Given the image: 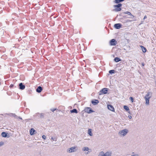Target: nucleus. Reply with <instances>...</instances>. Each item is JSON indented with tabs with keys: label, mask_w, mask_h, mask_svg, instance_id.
<instances>
[{
	"label": "nucleus",
	"mask_w": 156,
	"mask_h": 156,
	"mask_svg": "<svg viewBox=\"0 0 156 156\" xmlns=\"http://www.w3.org/2000/svg\"><path fill=\"white\" fill-rule=\"evenodd\" d=\"M112 153L110 151H107L104 153L103 151L100 152L98 156H111Z\"/></svg>",
	"instance_id": "1"
},
{
	"label": "nucleus",
	"mask_w": 156,
	"mask_h": 156,
	"mask_svg": "<svg viewBox=\"0 0 156 156\" xmlns=\"http://www.w3.org/2000/svg\"><path fill=\"white\" fill-rule=\"evenodd\" d=\"M122 6V4L121 3L115 5L114 6V7L115 8L114 9V11L116 12H119L121 10V9L120 8Z\"/></svg>",
	"instance_id": "2"
},
{
	"label": "nucleus",
	"mask_w": 156,
	"mask_h": 156,
	"mask_svg": "<svg viewBox=\"0 0 156 156\" xmlns=\"http://www.w3.org/2000/svg\"><path fill=\"white\" fill-rule=\"evenodd\" d=\"M128 133V130L126 129H125L120 131L119 132V134L120 136H125Z\"/></svg>",
	"instance_id": "3"
},
{
	"label": "nucleus",
	"mask_w": 156,
	"mask_h": 156,
	"mask_svg": "<svg viewBox=\"0 0 156 156\" xmlns=\"http://www.w3.org/2000/svg\"><path fill=\"white\" fill-rule=\"evenodd\" d=\"M108 90V89L107 88H103L101 89L99 92V95H101L102 94H106L107 93V92Z\"/></svg>",
	"instance_id": "4"
},
{
	"label": "nucleus",
	"mask_w": 156,
	"mask_h": 156,
	"mask_svg": "<svg viewBox=\"0 0 156 156\" xmlns=\"http://www.w3.org/2000/svg\"><path fill=\"white\" fill-rule=\"evenodd\" d=\"M85 112L88 113H90L92 112H94V111L92 110V108L90 107H86L84 109Z\"/></svg>",
	"instance_id": "5"
},
{
	"label": "nucleus",
	"mask_w": 156,
	"mask_h": 156,
	"mask_svg": "<svg viewBox=\"0 0 156 156\" xmlns=\"http://www.w3.org/2000/svg\"><path fill=\"white\" fill-rule=\"evenodd\" d=\"M116 44L117 41L115 39H112L110 41V44L111 46L115 45Z\"/></svg>",
	"instance_id": "6"
},
{
	"label": "nucleus",
	"mask_w": 156,
	"mask_h": 156,
	"mask_svg": "<svg viewBox=\"0 0 156 156\" xmlns=\"http://www.w3.org/2000/svg\"><path fill=\"white\" fill-rule=\"evenodd\" d=\"M2 136L4 137H9V135L8 134V133L5 132H2L1 134Z\"/></svg>",
	"instance_id": "7"
},
{
	"label": "nucleus",
	"mask_w": 156,
	"mask_h": 156,
	"mask_svg": "<svg viewBox=\"0 0 156 156\" xmlns=\"http://www.w3.org/2000/svg\"><path fill=\"white\" fill-rule=\"evenodd\" d=\"M122 26V24L119 23H116L114 25V27L116 29H120L121 27Z\"/></svg>",
	"instance_id": "8"
},
{
	"label": "nucleus",
	"mask_w": 156,
	"mask_h": 156,
	"mask_svg": "<svg viewBox=\"0 0 156 156\" xmlns=\"http://www.w3.org/2000/svg\"><path fill=\"white\" fill-rule=\"evenodd\" d=\"M25 88V85L22 83H21L19 84V88L21 90H24Z\"/></svg>",
	"instance_id": "9"
},
{
	"label": "nucleus",
	"mask_w": 156,
	"mask_h": 156,
	"mask_svg": "<svg viewBox=\"0 0 156 156\" xmlns=\"http://www.w3.org/2000/svg\"><path fill=\"white\" fill-rule=\"evenodd\" d=\"M108 109L112 111L115 112V109L114 107L111 105H108L107 106Z\"/></svg>",
	"instance_id": "10"
},
{
	"label": "nucleus",
	"mask_w": 156,
	"mask_h": 156,
	"mask_svg": "<svg viewBox=\"0 0 156 156\" xmlns=\"http://www.w3.org/2000/svg\"><path fill=\"white\" fill-rule=\"evenodd\" d=\"M99 102L98 100L93 99L91 101V103L93 105H96L98 104Z\"/></svg>",
	"instance_id": "11"
},
{
	"label": "nucleus",
	"mask_w": 156,
	"mask_h": 156,
	"mask_svg": "<svg viewBox=\"0 0 156 156\" xmlns=\"http://www.w3.org/2000/svg\"><path fill=\"white\" fill-rule=\"evenodd\" d=\"M43 90L41 86H38L36 89V91L37 93H41Z\"/></svg>",
	"instance_id": "12"
},
{
	"label": "nucleus",
	"mask_w": 156,
	"mask_h": 156,
	"mask_svg": "<svg viewBox=\"0 0 156 156\" xmlns=\"http://www.w3.org/2000/svg\"><path fill=\"white\" fill-rule=\"evenodd\" d=\"M76 147H72L69 148V152H75L76 151Z\"/></svg>",
	"instance_id": "13"
},
{
	"label": "nucleus",
	"mask_w": 156,
	"mask_h": 156,
	"mask_svg": "<svg viewBox=\"0 0 156 156\" xmlns=\"http://www.w3.org/2000/svg\"><path fill=\"white\" fill-rule=\"evenodd\" d=\"M151 98V96L149 98H144L146 101V104L148 105L149 103L150 99Z\"/></svg>",
	"instance_id": "14"
},
{
	"label": "nucleus",
	"mask_w": 156,
	"mask_h": 156,
	"mask_svg": "<svg viewBox=\"0 0 156 156\" xmlns=\"http://www.w3.org/2000/svg\"><path fill=\"white\" fill-rule=\"evenodd\" d=\"M37 116L40 117L41 119L43 118L44 117V114L43 113H37Z\"/></svg>",
	"instance_id": "15"
},
{
	"label": "nucleus",
	"mask_w": 156,
	"mask_h": 156,
	"mask_svg": "<svg viewBox=\"0 0 156 156\" xmlns=\"http://www.w3.org/2000/svg\"><path fill=\"white\" fill-rule=\"evenodd\" d=\"M36 132L35 130L33 128H31L30 130V134L31 135H33L34 134V132Z\"/></svg>",
	"instance_id": "16"
},
{
	"label": "nucleus",
	"mask_w": 156,
	"mask_h": 156,
	"mask_svg": "<svg viewBox=\"0 0 156 156\" xmlns=\"http://www.w3.org/2000/svg\"><path fill=\"white\" fill-rule=\"evenodd\" d=\"M151 95H152V93L151 92H148L144 98H149L150 97V96H151Z\"/></svg>",
	"instance_id": "17"
},
{
	"label": "nucleus",
	"mask_w": 156,
	"mask_h": 156,
	"mask_svg": "<svg viewBox=\"0 0 156 156\" xmlns=\"http://www.w3.org/2000/svg\"><path fill=\"white\" fill-rule=\"evenodd\" d=\"M140 47H141V48L142 49V51L143 52L145 53L146 52L147 49L145 47H144V46H143L142 45L140 46Z\"/></svg>",
	"instance_id": "18"
},
{
	"label": "nucleus",
	"mask_w": 156,
	"mask_h": 156,
	"mask_svg": "<svg viewBox=\"0 0 156 156\" xmlns=\"http://www.w3.org/2000/svg\"><path fill=\"white\" fill-rule=\"evenodd\" d=\"M121 59L119 58L118 57H116L114 59V61L115 62H118L120 61H121Z\"/></svg>",
	"instance_id": "19"
},
{
	"label": "nucleus",
	"mask_w": 156,
	"mask_h": 156,
	"mask_svg": "<svg viewBox=\"0 0 156 156\" xmlns=\"http://www.w3.org/2000/svg\"><path fill=\"white\" fill-rule=\"evenodd\" d=\"M70 112L71 113H78V111L76 109H73V110H70Z\"/></svg>",
	"instance_id": "20"
},
{
	"label": "nucleus",
	"mask_w": 156,
	"mask_h": 156,
	"mask_svg": "<svg viewBox=\"0 0 156 156\" xmlns=\"http://www.w3.org/2000/svg\"><path fill=\"white\" fill-rule=\"evenodd\" d=\"M124 13L126 14H127L128 15H130V16H131V18H133V17H134L133 16V15H132L131 14V12H129L127 11L126 12H125Z\"/></svg>",
	"instance_id": "21"
},
{
	"label": "nucleus",
	"mask_w": 156,
	"mask_h": 156,
	"mask_svg": "<svg viewBox=\"0 0 156 156\" xmlns=\"http://www.w3.org/2000/svg\"><path fill=\"white\" fill-rule=\"evenodd\" d=\"M90 150V149L89 148L87 147H84L83 148V149H82V150L83 151H88L89 152V151Z\"/></svg>",
	"instance_id": "22"
},
{
	"label": "nucleus",
	"mask_w": 156,
	"mask_h": 156,
	"mask_svg": "<svg viewBox=\"0 0 156 156\" xmlns=\"http://www.w3.org/2000/svg\"><path fill=\"white\" fill-rule=\"evenodd\" d=\"M124 0H115L114 2L117 4H119L120 2L123 1Z\"/></svg>",
	"instance_id": "23"
},
{
	"label": "nucleus",
	"mask_w": 156,
	"mask_h": 156,
	"mask_svg": "<svg viewBox=\"0 0 156 156\" xmlns=\"http://www.w3.org/2000/svg\"><path fill=\"white\" fill-rule=\"evenodd\" d=\"M88 133L90 136H92V133L91 130V129H88Z\"/></svg>",
	"instance_id": "24"
},
{
	"label": "nucleus",
	"mask_w": 156,
	"mask_h": 156,
	"mask_svg": "<svg viewBox=\"0 0 156 156\" xmlns=\"http://www.w3.org/2000/svg\"><path fill=\"white\" fill-rule=\"evenodd\" d=\"M124 108L127 111H128L129 110V109L128 107L126 105H124Z\"/></svg>",
	"instance_id": "25"
},
{
	"label": "nucleus",
	"mask_w": 156,
	"mask_h": 156,
	"mask_svg": "<svg viewBox=\"0 0 156 156\" xmlns=\"http://www.w3.org/2000/svg\"><path fill=\"white\" fill-rule=\"evenodd\" d=\"M115 70H111L109 71V73L111 74L114 73Z\"/></svg>",
	"instance_id": "26"
},
{
	"label": "nucleus",
	"mask_w": 156,
	"mask_h": 156,
	"mask_svg": "<svg viewBox=\"0 0 156 156\" xmlns=\"http://www.w3.org/2000/svg\"><path fill=\"white\" fill-rule=\"evenodd\" d=\"M51 111H52V112H54V111H55V110L56 111H58V109H56V108H52L51 109Z\"/></svg>",
	"instance_id": "27"
},
{
	"label": "nucleus",
	"mask_w": 156,
	"mask_h": 156,
	"mask_svg": "<svg viewBox=\"0 0 156 156\" xmlns=\"http://www.w3.org/2000/svg\"><path fill=\"white\" fill-rule=\"evenodd\" d=\"M51 139L53 141H56L57 140V138L55 137H52Z\"/></svg>",
	"instance_id": "28"
},
{
	"label": "nucleus",
	"mask_w": 156,
	"mask_h": 156,
	"mask_svg": "<svg viewBox=\"0 0 156 156\" xmlns=\"http://www.w3.org/2000/svg\"><path fill=\"white\" fill-rule=\"evenodd\" d=\"M129 99L132 102H133V98L132 97H130L129 98Z\"/></svg>",
	"instance_id": "29"
},
{
	"label": "nucleus",
	"mask_w": 156,
	"mask_h": 156,
	"mask_svg": "<svg viewBox=\"0 0 156 156\" xmlns=\"http://www.w3.org/2000/svg\"><path fill=\"white\" fill-rule=\"evenodd\" d=\"M42 138L43 139L45 140L46 138V136L45 135H43L42 136Z\"/></svg>",
	"instance_id": "30"
},
{
	"label": "nucleus",
	"mask_w": 156,
	"mask_h": 156,
	"mask_svg": "<svg viewBox=\"0 0 156 156\" xmlns=\"http://www.w3.org/2000/svg\"><path fill=\"white\" fill-rule=\"evenodd\" d=\"M3 144H4V143L3 142H0V147L3 145Z\"/></svg>",
	"instance_id": "31"
},
{
	"label": "nucleus",
	"mask_w": 156,
	"mask_h": 156,
	"mask_svg": "<svg viewBox=\"0 0 156 156\" xmlns=\"http://www.w3.org/2000/svg\"><path fill=\"white\" fill-rule=\"evenodd\" d=\"M14 86V85L13 84H11L10 86H9V87L10 88H12L13 86Z\"/></svg>",
	"instance_id": "32"
},
{
	"label": "nucleus",
	"mask_w": 156,
	"mask_h": 156,
	"mask_svg": "<svg viewBox=\"0 0 156 156\" xmlns=\"http://www.w3.org/2000/svg\"><path fill=\"white\" fill-rule=\"evenodd\" d=\"M131 156H138V154H133Z\"/></svg>",
	"instance_id": "33"
},
{
	"label": "nucleus",
	"mask_w": 156,
	"mask_h": 156,
	"mask_svg": "<svg viewBox=\"0 0 156 156\" xmlns=\"http://www.w3.org/2000/svg\"><path fill=\"white\" fill-rule=\"evenodd\" d=\"M129 119H131L132 118V116L130 115H129Z\"/></svg>",
	"instance_id": "34"
},
{
	"label": "nucleus",
	"mask_w": 156,
	"mask_h": 156,
	"mask_svg": "<svg viewBox=\"0 0 156 156\" xmlns=\"http://www.w3.org/2000/svg\"><path fill=\"white\" fill-rule=\"evenodd\" d=\"M147 16H145L144 17V19H146L147 18Z\"/></svg>",
	"instance_id": "35"
},
{
	"label": "nucleus",
	"mask_w": 156,
	"mask_h": 156,
	"mask_svg": "<svg viewBox=\"0 0 156 156\" xmlns=\"http://www.w3.org/2000/svg\"><path fill=\"white\" fill-rule=\"evenodd\" d=\"M19 118L20 119H22V118L21 117H19Z\"/></svg>",
	"instance_id": "36"
},
{
	"label": "nucleus",
	"mask_w": 156,
	"mask_h": 156,
	"mask_svg": "<svg viewBox=\"0 0 156 156\" xmlns=\"http://www.w3.org/2000/svg\"><path fill=\"white\" fill-rule=\"evenodd\" d=\"M142 65L143 66H144V64L143 63L142 64Z\"/></svg>",
	"instance_id": "37"
}]
</instances>
